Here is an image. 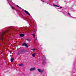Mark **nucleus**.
I'll return each mask as SVG.
<instances>
[{
  "label": "nucleus",
  "instance_id": "nucleus-1",
  "mask_svg": "<svg viewBox=\"0 0 76 76\" xmlns=\"http://www.w3.org/2000/svg\"><path fill=\"white\" fill-rule=\"evenodd\" d=\"M15 27H14L13 26H10L9 28L7 29V30L3 32L2 33H1L0 34V40L3 42L4 40V37L3 36L5 34L7 33L8 32H10L11 30L13 29H15Z\"/></svg>",
  "mask_w": 76,
  "mask_h": 76
},
{
  "label": "nucleus",
  "instance_id": "nucleus-2",
  "mask_svg": "<svg viewBox=\"0 0 76 76\" xmlns=\"http://www.w3.org/2000/svg\"><path fill=\"white\" fill-rule=\"evenodd\" d=\"M43 61L42 62V64L43 65H45V63H46V61H45L46 60V58H45V56H43Z\"/></svg>",
  "mask_w": 76,
  "mask_h": 76
},
{
  "label": "nucleus",
  "instance_id": "nucleus-3",
  "mask_svg": "<svg viewBox=\"0 0 76 76\" xmlns=\"http://www.w3.org/2000/svg\"><path fill=\"white\" fill-rule=\"evenodd\" d=\"M8 1V2L10 4V6L12 7V4H13V2L12 1V0H7Z\"/></svg>",
  "mask_w": 76,
  "mask_h": 76
},
{
  "label": "nucleus",
  "instance_id": "nucleus-4",
  "mask_svg": "<svg viewBox=\"0 0 76 76\" xmlns=\"http://www.w3.org/2000/svg\"><path fill=\"white\" fill-rule=\"evenodd\" d=\"M24 52H25V50H20L18 52V55H19L20 54H23Z\"/></svg>",
  "mask_w": 76,
  "mask_h": 76
},
{
  "label": "nucleus",
  "instance_id": "nucleus-5",
  "mask_svg": "<svg viewBox=\"0 0 76 76\" xmlns=\"http://www.w3.org/2000/svg\"><path fill=\"white\" fill-rule=\"evenodd\" d=\"M22 46H26V48H28V46L26 44V43H23L22 44Z\"/></svg>",
  "mask_w": 76,
  "mask_h": 76
},
{
  "label": "nucleus",
  "instance_id": "nucleus-6",
  "mask_svg": "<svg viewBox=\"0 0 76 76\" xmlns=\"http://www.w3.org/2000/svg\"><path fill=\"white\" fill-rule=\"evenodd\" d=\"M25 13H27L28 16H31V14H30V13H29V12H28L27 11L25 10Z\"/></svg>",
  "mask_w": 76,
  "mask_h": 76
},
{
  "label": "nucleus",
  "instance_id": "nucleus-7",
  "mask_svg": "<svg viewBox=\"0 0 76 76\" xmlns=\"http://www.w3.org/2000/svg\"><path fill=\"white\" fill-rule=\"evenodd\" d=\"M36 70V69L35 67H34L33 68H31L29 70L30 71H33V70Z\"/></svg>",
  "mask_w": 76,
  "mask_h": 76
},
{
  "label": "nucleus",
  "instance_id": "nucleus-8",
  "mask_svg": "<svg viewBox=\"0 0 76 76\" xmlns=\"http://www.w3.org/2000/svg\"><path fill=\"white\" fill-rule=\"evenodd\" d=\"M37 70L38 71V72H40V73H42V72L44 71L43 70H41V69H38Z\"/></svg>",
  "mask_w": 76,
  "mask_h": 76
},
{
  "label": "nucleus",
  "instance_id": "nucleus-9",
  "mask_svg": "<svg viewBox=\"0 0 76 76\" xmlns=\"http://www.w3.org/2000/svg\"><path fill=\"white\" fill-rule=\"evenodd\" d=\"M20 37H24L25 36V35L23 34H20Z\"/></svg>",
  "mask_w": 76,
  "mask_h": 76
},
{
  "label": "nucleus",
  "instance_id": "nucleus-10",
  "mask_svg": "<svg viewBox=\"0 0 76 76\" xmlns=\"http://www.w3.org/2000/svg\"><path fill=\"white\" fill-rule=\"evenodd\" d=\"M0 47H1V48H3V45H1L0 44ZM1 50H2V49H1L0 50V51H1Z\"/></svg>",
  "mask_w": 76,
  "mask_h": 76
},
{
  "label": "nucleus",
  "instance_id": "nucleus-11",
  "mask_svg": "<svg viewBox=\"0 0 76 76\" xmlns=\"http://www.w3.org/2000/svg\"><path fill=\"white\" fill-rule=\"evenodd\" d=\"M35 39V40H34V41L35 42V41L36 40H37V37H35V36L34 37H33Z\"/></svg>",
  "mask_w": 76,
  "mask_h": 76
},
{
  "label": "nucleus",
  "instance_id": "nucleus-12",
  "mask_svg": "<svg viewBox=\"0 0 76 76\" xmlns=\"http://www.w3.org/2000/svg\"><path fill=\"white\" fill-rule=\"evenodd\" d=\"M37 54V53H34L32 55V56H33V57H35V55H36V54Z\"/></svg>",
  "mask_w": 76,
  "mask_h": 76
},
{
  "label": "nucleus",
  "instance_id": "nucleus-13",
  "mask_svg": "<svg viewBox=\"0 0 76 76\" xmlns=\"http://www.w3.org/2000/svg\"><path fill=\"white\" fill-rule=\"evenodd\" d=\"M14 60V58H12L11 59V62H13Z\"/></svg>",
  "mask_w": 76,
  "mask_h": 76
},
{
  "label": "nucleus",
  "instance_id": "nucleus-14",
  "mask_svg": "<svg viewBox=\"0 0 76 76\" xmlns=\"http://www.w3.org/2000/svg\"><path fill=\"white\" fill-rule=\"evenodd\" d=\"M53 6H56V7H59L58 6L55 5V4H53Z\"/></svg>",
  "mask_w": 76,
  "mask_h": 76
},
{
  "label": "nucleus",
  "instance_id": "nucleus-15",
  "mask_svg": "<svg viewBox=\"0 0 76 76\" xmlns=\"http://www.w3.org/2000/svg\"><path fill=\"white\" fill-rule=\"evenodd\" d=\"M19 66H23V64H20L19 65Z\"/></svg>",
  "mask_w": 76,
  "mask_h": 76
},
{
  "label": "nucleus",
  "instance_id": "nucleus-16",
  "mask_svg": "<svg viewBox=\"0 0 76 76\" xmlns=\"http://www.w3.org/2000/svg\"><path fill=\"white\" fill-rule=\"evenodd\" d=\"M32 35H33V38H34V37H35V34H32Z\"/></svg>",
  "mask_w": 76,
  "mask_h": 76
},
{
  "label": "nucleus",
  "instance_id": "nucleus-17",
  "mask_svg": "<svg viewBox=\"0 0 76 76\" xmlns=\"http://www.w3.org/2000/svg\"><path fill=\"white\" fill-rule=\"evenodd\" d=\"M17 7H19L20 9H22V8H21V7H20L18 5H17Z\"/></svg>",
  "mask_w": 76,
  "mask_h": 76
},
{
  "label": "nucleus",
  "instance_id": "nucleus-18",
  "mask_svg": "<svg viewBox=\"0 0 76 76\" xmlns=\"http://www.w3.org/2000/svg\"><path fill=\"white\" fill-rule=\"evenodd\" d=\"M68 15H69V16H71V15L70 14V13H68Z\"/></svg>",
  "mask_w": 76,
  "mask_h": 76
},
{
  "label": "nucleus",
  "instance_id": "nucleus-19",
  "mask_svg": "<svg viewBox=\"0 0 76 76\" xmlns=\"http://www.w3.org/2000/svg\"><path fill=\"white\" fill-rule=\"evenodd\" d=\"M31 50H33V51H35L36 50L35 49H32Z\"/></svg>",
  "mask_w": 76,
  "mask_h": 76
},
{
  "label": "nucleus",
  "instance_id": "nucleus-20",
  "mask_svg": "<svg viewBox=\"0 0 76 76\" xmlns=\"http://www.w3.org/2000/svg\"><path fill=\"white\" fill-rule=\"evenodd\" d=\"M27 41H30V39H26Z\"/></svg>",
  "mask_w": 76,
  "mask_h": 76
},
{
  "label": "nucleus",
  "instance_id": "nucleus-21",
  "mask_svg": "<svg viewBox=\"0 0 76 76\" xmlns=\"http://www.w3.org/2000/svg\"><path fill=\"white\" fill-rule=\"evenodd\" d=\"M22 11H23V12L25 11V10H23V9H22Z\"/></svg>",
  "mask_w": 76,
  "mask_h": 76
},
{
  "label": "nucleus",
  "instance_id": "nucleus-22",
  "mask_svg": "<svg viewBox=\"0 0 76 76\" xmlns=\"http://www.w3.org/2000/svg\"><path fill=\"white\" fill-rule=\"evenodd\" d=\"M12 9H14V7H12Z\"/></svg>",
  "mask_w": 76,
  "mask_h": 76
},
{
  "label": "nucleus",
  "instance_id": "nucleus-23",
  "mask_svg": "<svg viewBox=\"0 0 76 76\" xmlns=\"http://www.w3.org/2000/svg\"><path fill=\"white\" fill-rule=\"evenodd\" d=\"M60 9H61V8H62V7H60Z\"/></svg>",
  "mask_w": 76,
  "mask_h": 76
},
{
  "label": "nucleus",
  "instance_id": "nucleus-24",
  "mask_svg": "<svg viewBox=\"0 0 76 76\" xmlns=\"http://www.w3.org/2000/svg\"><path fill=\"white\" fill-rule=\"evenodd\" d=\"M71 18H73V17H72V16H71Z\"/></svg>",
  "mask_w": 76,
  "mask_h": 76
},
{
  "label": "nucleus",
  "instance_id": "nucleus-25",
  "mask_svg": "<svg viewBox=\"0 0 76 76\" xmlns=\"http://www.w3.org/2000/svg\"><path fill=\"white\" fill-rule=\"evenodd\" d=\"M42 2H44V1H42Z\"/></svg>",
  "mask_w": 76,
  "mask_h": 76
},
{
  "label": "nucleus",
  "instance_id": "nucleus-26",
  "mask_svg": "<svg viewBox=\"0 0 76 76\" xmlns=\"http://www.w3.org/2000/svg\"><path fill=\"white\" fill-rule=\"evenodd\" d=\"M34 32H35V31H34Z\"/></svg>",
  "mask_w": 76,
  "mask_h": 76
}]
</instances>
